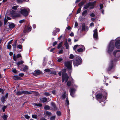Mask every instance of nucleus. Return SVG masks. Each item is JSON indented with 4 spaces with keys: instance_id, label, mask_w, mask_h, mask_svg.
Returning <instances> with one entry per match:
<instances>
[{
    "instance_id": "obj_45",
    "label": "nucleus",
    "mask_w": 120,
    "mask_h": 120,
    "mask_svg": "<svg viewBox=\"0 0 120 120\" xmlns=\"http://www.w3.org/2000/svg\"><path fill=\"white\" fill-rule=\"evenodd\" d=\"M55 116H52L50 118V119L51 120H54L55 119Z\"/></svg>"
},
{
    "instance_id": "obj_44",
    "label": "nucleus",
    "mask_w": 120,
    "mask_h": 120,
    "mask_svg": "<svg viewBox=\"0 0 120 120\" xmlns=\"http://www.w3.org/2000/svg\"><path fill=\"white\" fill-rule=\"evenodd\" d=\"M7 106H4L2 108V109L3 112H4L5 109L7 108Z\"/></svg>"
},
{
    "instance_id": "obj_32",
    "label": "nucleus",
    "mask_w": 120,
    "mask_h": 120,
    "mask_svg": "<svg viewBox=\"0 0 120 120\" xmlns=\"http://www.w3.org/2000/svg\"><path fill=\"white\" fill-rule=\"evenodd\" d=\"M62 42H60L58 45L57 46V48L58 49H60L62 46Z\"/></svg>"
},
{
    "instance_id": "obj_6",
    "label": "nucleus",
    "mask_w": 120,
    "mask_h": 120,
    "mask_svg": "<svg viewBox=\"0 0 120 120\" xmlns=\"http://www.w3.org/2000/svg\"><path fill=\"white\" fill-rule=\"evenodd\" d=\"M72 61L71 60L69 61L65 62L64 64L65 66L68 69L71 70L72 69L71 64Z\"/></svg>"
},
{
    "instance_id": "obj_8",
    "label": "nucleus",
    "mask_w": 120,
    "mask_h": 120,
    "mask_svg": "<svg viewBox=\"0 0 120 120\" xmlns=\"http://www.w3.org/2000/svg\"><path fill=\"white\" fill-rule=\"evenodd\" d=\"M62 82H63L65 80L66 82L68 80L69 77L67 74L63 72L62 74Z\"/></svg>"
},
{
    "instance_id": "obj_23",
    "label": "nucleus",
    "mask_w": 120,
    "mask_h": 120,
    "mask_svg": "<svg viewBox=\"0 0 120 120\" xmlns=\"http://www.w3.org/2000/svg\"><path fill=\"white\" fill-rule=\"evenodd\" d=\"M82 30L85 31L86 26H85V23H83L82 24Z\"/></svg>"
},
{
    "instance_id": "obj_64",
    "label": "nucleus",
    "mask_w": 120,
    "mask_h": 120,
    "mask_svg": "<svg viewBox=\"0 0 120 120\" xmlns=\"http://www.w3.org/2000/svg\"><path fill=\"white\" fill-rule=\"evenodd\" d=\"M40 120H47L45 118L42 117L40 119Z\"/></svg>"
},
{
    "instance_id": "obj_54",
    "label": "nucleus",
    "mask_w": 120,
    "mask_h": 120,
    "mask_svg": "<svg viewBox=\"0 0 120 120\" xmlns=\"http://www.w3.org/2000/svg\"><path fill=\"white\" fill-rule=\"evenodd\" d=\"M17 1L18 3H22L23 2L22 0H16Z\"/></svg>"
},
{
    "instance_id": "obj_2",
    "label": "nucleus",
    "mask_w": 120,
    "mask_h": 120,
    "mask_svg": "<svg viewBox=\"0 0 120 120\" xmlns=\"http://www.w3.org/2000/svg\"><path fill=\"white\" fill-rule=\"evenodd\" d=\"M114 41L112 40L111 41L107 49V52L110 54L113 50L114 46Z\"/></svg>"
},
{
    "instance_id": "obj_15",
    "label": "nucleus",
    "mask_w": 120,
    "mask_h": 120,
    "mask_svg": "<svg viewBox=\"0 0 120 120\" xmlns=\"http://www.w3.org/2000/svg\"><path fill=\"white\" fill-rule=\"evenodd\" d=\"M116 47L117 48H120V40H117L115 43Z\"/></svg>"
},
{
    "instance_id": "obj_25",
    "label": "nucleus",
    "mask_w": 120,
    "mask_h": 120,
    "mask_svg": "<svg viewBox=\"0 0 120 120\" xmlns=\"http://www.w3.org/2000/svg\"><path fill=\"white\" fill-rule=\"evenodd\" d=\"M33 105L34 106H36L38 107H41L42 106V104L41 103L37 104L36 103H34Z\"/></svg>"
},
{
    "instance_id": "obj_43",
    "label": "nucleus",
    "mask_w": 120,
    "mask_h": 120,
    "mask_svg": "<svg viewBox=\"0 0 120 120\" xmlns=\"http://www.w3.org/2000/svg\"><path fill=\"white\" fill-rule=\"evenodd\" d=\"M17 57L15 55V54H14L13 55V60L15 61H16L17 60Z\"/></svg>"
},
{
    "instance_id": "obj_27",
    "label": "nucleus",
    "mask_w": 120,
    "mask_h": 120,
    "mask_svg": "<svg viewBox=\"0 0 120 120\" xmlns=\"http://www.w3.org/2000/svg\"><path fill=\"white\" fill-rule=\"evenodd\" d=\"M17 40H16L14 43L12 44V46L13 47V48H16V46Z\"/></svg>"
},
{
    "instance_id": "obj_22",
    "label": "nucleus",
    "mask_w": 120,
    "mask_h": 120,
    "mask_svg": "<svg viewBox=\"0 0 120 120\" xmlns=\"http://www.w3.org/2000/svg\"><path fill=\"white\" fill-rule=\"evenodd\" d=\"M85 2L86 1H82L78 4V6L80 7H81V6H82L84 4Z\"/></svg>"
},
{
    "instance_id": "obj_30",
    "label": "nucleus",
    "mask_w": 120,
    "mask_h": 120,
    "mask_svg": "<svg viewBox=\"0 0 120 120\" xmlns=\"http://www.w3.org/2000/svg\"><path fill=\"white\" fill-rule=\"evenodd\" d=\"M15 11L13 10H12L10 11V13L11 15L15 14Z\"/></svg>"
},
{
    "instance_id": "obj_36",
    "label": "nucleus",
    "mask_w": 120,
    "mask_h": 120,
    "mask_svg": "<svg viewBox=\"0 0 120 120\" xmlns=\"http://www.w3.org/2000/svg\"><path fill=\"white\" fill-rule=\"evenodd\" d=\"M81 9V7H79L78 9V10H77V12H76V13L77 14L79 13L80 12Z\"/></svg>"
},
{
    "instance_id": "obj_60",
    "label": "nucleus",
    "mask_w": 120,
    "mask_h": 120,
    "mask_svg": "<svg viewBox=\"0 0 120 120\" xmlns=\"http://www.w3.org/2000/svg\"><path fill=\"white\" fill-rule=\"evenodd\" d=\"M57 115L58 116H60L61 114V112L59 111H57Z\"/></svg>"
},
{
    "instance_id": "obj_41",
    "label": "nucleus",
    "mask_w": 120,
    "mask_h": 120,
    "mask_svg": "<svg viewBox=\"0 0 120 120\" xmlns=\"http://www.w3.org/2000/svg\"><path fill=\"white\" fill-rule=\"evenodd\" d=\"M17 47L19 49H22V46L20 45H19L17 46Z\"/></svg>"
},
{
    "instance_id": "obj_19",
    "label": "nucleus",
    "mask_w": 120,
    "mask_h": 120,
    "mask_svg": "<svg viewBox=\"0 0 120 120\" xmlns=\"http://www.w3.org/2000/svg\"><path fill=\"white\" fill-rule=\"evenodd\" d=\"M20 15L18 13H17L15 15H13L11 16V17L13 19L15 18H16L20 17Z\"/></svg>"
},
{
    "instance_id": "obj_62",
    "label": "nucleus",
    "mask_w": 120,
    "mask_h": 120,
    "mask_svg": "<svg viewBox=\"0 0 120 120\" xmlns=\"http://www.w3.org/2000/svg\"><path fill=\"white\" fill-rule=\"evenodd\" d=\"M17 58H18L21 57V55L19 54H18L16 56Z\"/></svg>"
},
{
    "instance_id": "obj_5",
    "label": "nucleus",
    "mask_w": 120,
    "mask_h": 120,
    "mask_svg": "<svg viewBox=\"0 0 120 120\" xmlns=\"http://www.w3.org/2000/svg\"><path fill=\"white\" fill-rule=\"evenodd\" d=\"M117 60H112L109 63V67L107 70L108 71L111 70L112 69L114 68L115 66V63Z\"/></svg>"
},
{
    "instance_id": "obj_17",
    "label": "nucleus",
    "mask_w": 120,
    "mask_h": 120,
    "mask_svg": "<svg viewBox=\"0 0 120 120\" xmlns=\"http://www.w3.org/2000/svg\"><path fill=\"white\" fill-rule=\"evenodd\" d=\"M8 25L10 29H12L15 26V24L13 23L10 24V23L8 22Z\"/></svg>"
},
{
    "instance_id": "obj_33",
    "label": "nucleus",
    "mask_w": 120,
    "mask_h": 120,
    "mask_svg": "<svg viewBox=\"0 0 120 120\" xmlns=\"http://www.w3.org/2000/svg\"><path fill=\"white\" fill-rule=\"evenodd\" d=\"M64 45H65L66 49H68L69 48V45L68 44V43L67 42H66L64 44Z\"/></svg>"
},
{
    "instance_id": "obj_39",
    "label": "nucleus",
    "mask_w": 120,
    "mask_h": 120,
    "mask_svg": "<svg viewBox=\"0 0 120 120\" xmlns=\"http://www.w3.org/2000/svg\"><path fill=\"white\" fill-rule=\"evenodd\" d=\"M66 96V92H64L62 95V97L63 98H65Z\"/></svg>"
},
{
    "instance_id": "obj_1",
    "label": "nucleus",
    "mask_w": 120,
    "mask_h": 120,
    "mask_svg": "<svg viewBox=\"0 0 120 120\" xmlns=\"http://www.w3.org/2000/svg\"><path fill=\"white\" fill-rule=\"evenodd\" d=\"M97 2L96 1H94L93 2H89L88 3L85 5L84 8L85 9H87L88 8L89 6H90L89 8L90 9H93L94 7V5Z\"/></svg>"
},
{
    "instance_id": "obj_18",
    "label": "nucleus",
    "mask_w": 120,
    "mask_h": 120,
    "mask_svg": "<svg viewBox=\"0 0 120 120\" xmlns=\"http://www.w3.org/2000/svg\"><path fill=\"white\" fill-rule=\"evenodd\" d=\"M52 106V109L54 110H56L57 109L56 107L55 104L53 102H52L51 103Z\"/></svg>"
},
{
    "instance_id": "obj_35",
    "label": "nucleus",
    "mask_w": 120,
    "mask_h": 120,
    "mask_svg": "<svg viewBox=\"0 0 120 120\" xmlns=\"http://www.w3.org/2000/svg\"><path fill=\"white\" fill-rule=\"evenodd\" d=\"M6 15L5 16V18L4 19V24L5 25L8 22V19H7L6 18Z\"/></svg>"
},
{
    "instance_id": "obj_46",
    "label": "nucleus",
    "mask_w": 120,
    "mask_h": 120,
    "mask_svg": "<svg viewBox=\"0 0 120 120\" xmlns=\"http://www.w3.org/2000/svg\"><path fill=\"white\" fill-rule=\"evenodd\" d=\"M57 33L56 30H54L52 32V35L54 36H55L56 35V34Z\"/></svg>"
},
{
    "instance_id": "obj_37",
    "label": "nucleus",
    "mask_w": 120,
    "mask_h": 120,
    "mask_svg": "<svg viewBox=\"0 0 120 120\" xmlns=\"http://www.w3.org/2000/svg\"><path fill=\"white\" fill-rule=\"evenodd\" d=\"M46 114L48 116H50L51 115L52 113L50 112L47 111L46 112Z\"/></svg>"
},
{
    "instance_id": "obj_24",
    "label": "nucleus",
    "mask_w": 120,
    "mask_h": 120,
    "mask_svg": "<svg viewBox=\"0 0 120 120\" xmlns=\"http://www.w3.org/2000/svg\"><path fill=\"white\" fill-rule=\"evenodd\" d=\"M34 72V74L37 75H39L41 73L40 71L39 70H36Z\"/></svg>"
},
{
    "instance_id": "obj_59",
    "label": "nucleus",
    "mask_w": 120,
    "mask_h": 120,
    "mask_svg": "<svg viewBox=\"0 0 120 120\" xmlns=\"http://www.w3.org/2000/svg\"><path fill=\"white\" fill-rule=\"evenodd\" d=\"M30 116L26 115L25 116V117L27 119H29L30 118Z\"/></svg>"
},
{
    "instance_id": "obj_4",
    "label": "nucleus",
    "mask_w": 120,
    "mask_h": 120,
    "mask_svg": "<svg viewBox=\"0 0 120 120\" xmlns=\"http://www.w3.org/2000/svg\"><path fill=\"white\" fill-rule=\"evenodd\" d=\"M96 97L97 99L98 100H100L102 99V101H101L100 102V103H101V101H105L106 99V95H105V96H103L102 95V94L101 93H99L96 95Z\"/></svg>"
},
{
    "instance_id": "obj_56",
    "label": "nucleus",
    "mask_w": 120,
    "mask_h": 120,
    "mask_svg": "<svg viewBox=\"0 0 120 120\" xmlns=\"http://www.w3.org/2000/svg\"><path fill=\"white\" fill-rule=\"evenodd\" d=\"M25 21V20L24 19H22L21 20H20L19 21V23H22L23 22H24Z\"/></svg>"
},
{
    "instance_id": "obj_53",
    "label": "nucleus",
    "mask_w": 120,
    "mask_h": 120,
    "mask_svg": "<svg viewBox=\"0 0 120 120\" xmlns=\"http://www.w3.org/2000/svg\"><path fill=\"white\" fill-rule=\"evenodd\" d=\"M103 5L102 4H100V9H101L103 8Z\"/></svg>"
},
{
    "instance_id": "obj_13",
    "label": "nucleus",
    "mask_w": 120,
    "mask_h": 120,
    "mask_svg": "<svg viewBox=\"0 0 120 120\" xmlns=\"http://www.w3.org/2000/svg\"><path fill=\"white\" fill-rule=\"evenodd\" d=\"M23 94H30L31 93L26 91H18L16 93V94L18 95H21Z\"/></svg>"
},
{
    "instance_id": "obj_48",
    "label": "nucleus",
    "mask_w": 120,
    "mask_h": 120,
    "mask_svg": "<svg viewBox=\"0 0 120 120\" xmlns=\"http://www.w3.org/2000/svg\"><path fill=\"white\" fill-rule=\"evenodd\" d=\"M1 100L3 102H4V101H5L4 97V96L2 97L1 98Z\"/></svg>"
},
{
    "instance_id": "obj_11",
    "label": "nucleus",
    "mask_w": 120,
    "mask_h": 120,
    "mask_svg": "<svg viewBox=\"0 0 120 120\" xmlns=\"http://www.w3.org/2000/svg\"><path fill=\"white\" fill-rule=\"evenodd\" d=\"M79 48L77 50V52H82L85 50V47L83 45H79Z\"/></svg>"
},
{
    "instance_id": "obj_34",
    "label": "nucleus",
    "mask_w": 120,
    "mask_h": 120,
    "mask_svg": "<svg viewBox=\"0 0 120 120\" xmlns=\"http://www.w3.org/2000/svg\"><path fill=\"white\" fill-rule=\"evenodd\" d=\"M2 117L4 120H7L8 116L4 114L3 116Z\"/></svg>"
},
{
    "instance_id": "obj_9",
    "label": "nucleus",
    "mask_w": 120,
    "mask_h": 120,
    "mask_svg": "<svg viewBox=\"0 0 120 120\" xmlns=\"http://www.w3.org/2000/svg\"><path fill=\"white\" fill-rule=\"evenodd\" d=\"M32 30V27L29 25L26 27L25 26L23 30V32L24 33L27 32L28 33L30 32Z\"/></svg>"
},
{
    "instance_id": "obj_21",
    "label": "nucleus",
    "mask_w": 120,
    "mask_h": 120,
    "mask_svg": "<svg viewBox=\"0 0 120 120\" xmlns=\"http://www.w3.org/2000/svg\"><path fill=\"white\" fill-rule=\"evenodd\" d=\"M87 10H85L82 13V16L84 17L86 16L87 14Z\"/></svg>"
},
{
    "instance_id": "obj_47",
    "label": "nucleus",
    "mask_w": 120,
    "mask_h": 120,
    "mask_svg": "<svg viewBox=\"0 0 120 120\" xmlns=\"http://www.w3.org/2000/svg\"><path fill=\"white\" fill-rule=\"evenodd\" d=\"M32 118L34 119H36L37 118V116L36 115H32Z\"/></svg>"
},
{
    "instance_id": "obj_3",
    "label": "nucleus",
    "mask_w": 120,
    "mask_h": 120,
    "mask_svg": "<svg viewBox=\"0 0 120 120\" xmlns=\"http://www.w3.org/2000/svg\"><path fill=\"white\" fill-rule=\"evenodd\" d=\"M82 61L81 58L78 56H77L76 59L74 60L73 64L75 66H78L81 64Z\"/></svg>"
},
{
    "instance_id": "obj_57",
    "label": "nucleus",
    "mask_w": 120,
    "mask_h": 120,
    "mask_svg": "<svg viewBox=\"0 0 120 120\" xmlns=\"http://www.w3.org/2000/svg\"><path fill=\"white\" fill-rule=\"evenodd\" d=\"M74 57V56L72 54H71L69 58L71 59H73Z\"/></svg>"
},
{
    "instance_id": "obj_12",
    "label": "nucleus",
    "mask_w": 120,
    "mask_h": 120,
    "mask_svg": "<svg viewBox=\"0 0 120 120\" xmlns=\"http://www.w3.org/2000/svg\"><path fill=\"white\" fill-rule=\"evenodd\" d=\"M46 72H49L50 74H52L56 75V73L55 71H53L52 69H46L44 70Z\"/></svg>"
},
{
    "instance_id": "obj_29",
    "label": "nucleus",
    "mask_w": 120,
    "mask_h": 120,
    "mask_svg": "<svg viewBox=\"0 0 120 120\" xmlns=\"http://www.w3.org/2000/svg\"><path fill=\"white\" fill-rule=\"evenodd\" d=\"M44 109L46 110H48L50 109V107L48 105H45L44 107Z\"/></svg>"
},
{
    "instance_id": "obj_28",
    "label": "nucleus",
    "mask_w": 120,
    "mask_h": 120,
    "mask_svg": "<svg viewBox=\"0 0 120 120\" xmlns=\"http://www.w3.org/2000/svg\"><path fill=\"white\" fill-rule=\"evenodd\" d=\"M67 37L66 33L65 32L64 34L60 36L59 38H62L63 37V38H66Z\"/></svg>"
},
{
    "instance_id": "obj_51",
    "label": "nucleus",
    "mask_w": 120,
    "mask_h": 120,
    "mask_svg": "<svg viewBox=\"0 0 120 120\" xmlns=\"http://www.w3.org/2000/svg\"><path fill=\"white\" fill-rule=\"evenodd\" d=\"M9 44H8L7 45L8 49H10L11 47V46Z\"/></svg>"
},
{
    "instance_id": "obj_20",
    "label": "nucleus",
    "mask_w": 120,
    "mask_h": 120,
    "mask_svg": "<svg viewBox=\"0 0 120 120\" xmlns=\"http://www.w3.org/2000/svg\"><path fill=\"white\" fill-rule=\"evenodd\" d=\"M13 79L15 80H21V78L19 77L17 75H15L13 77Z\"/></svg>"
},
{
    "instance_id": "obj_7",
    "label": "nucleus",
    "mask_w": 120,
    "mask_h": 120,
    "mask_svg": "<svg viewBox=\"0 0 120 120\" xmlns=\"http://www.w3.org/2000/svg\"><path fill=\"white\" fill-rule=\"evenodd\" d=\"M20 12L21 14L25 17L27 16L29 14V12L26 9L21 10Z\"/></svg>"
},
{
    "instance_id": "obj_61",
    "label": "nucleus",
    "mask_w": 120,
    "mask_h": 120,
    "mask_svg": "<svg viewBox=\"0 0 120 120\" xmlns=\"http://www.w3.org/2000/svg\"><path fill=\"white\" fill-rule=\"evenodd\" d=\"M19 75L20 76L22 77L24 75V74L23 73H21L19 74Z\"/></svg>"
},
{
    "instance_id": "obj_40",
    "label": "nucleus",
    "mask_w": 120,
    "mask_h": 120,
    "mask_svg": "<svg viewBox=\"0 0 120 120\" xmlns=\"http://www.w3.org/2000/svg\"><path fill=\"white\" fill-rule=\"evenodd\" d=\"M79 45H75L73 48L74 50H75L77 47L79 48Z\"/></svg>"
},
{
    "instance_id": "obj_31",
    "label": "nucleus",
    "mask_w": 120,
    "mask_h": 120,
    "mask_svg": "<svg viewBox=\"0 0 120 120\" xmlns=\"http://www.w3.org/2000/svg\"><path fill=\"white\" fill-rule=\"evenodd\" d=\"M23 63L24 62L23 61H19L17 62V64L18 66H19V65L23 64Z\"/></svg>"
},
{
    "instance_id": "obj_52",
    "label": "nucleus",
    "mask_w": 120,
    "mask_h": 120,
    "mask_svg": "<svg viewBox=\"0 0 120 120\" xmlns=\"http://www.w3.org/2000/svg\"><path fill=\"white\" fill-rule=\"evenodd\" d=\"M62 60L63 59L62 58H59L58 59L57 61L58 62H60L61 61H62Z\"/></svg>"
},
{
    "instance_id": "obj_63",
    "label": "nucleus",
    "mask_w": 120,
    "mask_h": 120,
    "mask_svg": "<svg viewBox=\"0 0 120 120\" xmlns=\"http://www.w3.org/2000/svg\"><path fill=\"white\" fill-rule=\"evenodd\" d=\"M12 71L14 73H16L17 72L16 70L14 68L12 70Z\"/></svg>"
},
{
    "instance_id": "obj_38",
    "label": "nucleus",
    "mask_w": 120,
    "mask_h": 120,
    "mask_svg": "<svg viewBox=\"0 0 120 120\" xmlns=\"http://www.w3.org/2000/svg\"><path fill=\"white\" fill-rule=\"evenodd\" d=\"M71 84V82L70 81H68L67 83V85L68 86H70Z\"/></svg>"
},
{
    "instance_id": "obj_10",
    "label": "nucleus",
    "mask_w": 120,
    "mask_h": 120,
    "mask_svg": "<svg viewBox=\"0 0 120 120\" xmlns=\"http://www.w3.org/2000/svg\"><path fill=\"white\" fill-rule=\"evenodd\" d=\"M114 56L116 58H119L120 57V50H116L114 51L113 52Z\"/></svg>"
},
{
    "instance_id": "obj_16",
    "label": "nucleus",
    "mask_w": 120,
    "mask_h": 120,
    "mask_svg": "<svg viewBox=\"0 0 120 120\" xmlns=\"http://www.w3.org/2000/svg\"><path fill=\"white\" fill-rule=\"evenodd\" d=\"M94 32L93 35V38H98L97 30V29L93 31Z\"/></svg>"
},
{
    "instance_id": "obj_14",
    "label": "nucleus",
    "mask_w": 120,
    "mask_h": 120,
    "mask_svg": "<svg viewBox=\"0 0 120 120\" xmlns=\"http://www.w3.org/2000/svg\"><path fill=\"white\" fill-rule=\"evenodd\" d=\"M76 90L74 88H71L70 90V95L72 97H74L75 96L74 94Z\"/></svg>"
},
{
    "instance_id": "obj_58",
    "label": "nucleus",
    "mask_w": 120,
    "mask_h": 120,
    "mask_svg": "<svg viewBox=\"0 0 120 120\" xmlns=\"http://www.w3.org/2000/svg\"><path fill=\"white\" fill-rule=\"evenodd\" d=\"M90 15L91 16L93 17H94L95 16V14L93 13H92Z\"/></svg>"
},
{
    "instance_id": "obj_50",
    "label": "nucleus",
    "mask_w": 120,
    "mask_h": 120,
    "mask_svg": "<svg viewBox=\"0 0 120 120\" xmlns=\"http://www.w3.org/2000/svg\"><path fill=\"white\" fill-rule=\"evenodd\" d=\"M66 104H67L68 105L69 104V103L68 98H66Z\"/></svg>"
},
{
    "instance_id": "obj_49",
    "label": "nucleus",
    "mask_w": 120,
    "mask_h": 120,
    "mask_svg": "<svg viewBox=\"0 0 120 120\" xmlns=\"http://www.w3.org/2000/svg\"><path fill=\"white\" fill-rule=\"evenodd\" d=\"M18 8V7L16 6H14L12 7V9H13L16 10Z\"/></svg>"
},
{
    "instance_id": "obj_55",
    "label": "nucleus",
    "mask_w": 120,
    "mask_h": 120,
    "mask_svg": "<svg viewBox=\"0 0 120 120\" xmlns=\"http://www.w3.org/2000/svg\"><path fill=\"white\" fill-rule=\"evenodd\" d=\"M69 35L71 37H73L74 36V34L73 32H71V33L69 34Z\"/></svg>"
},
{
    "instance_id": "obj_42",
    "label": "nucleus",
    "mask_w": 120,
    "mask_h": 120,
    "mask_svg": "<svg viewBox=\"0 0 120 120\" xmlns=\"http://www.w3.org/2000/svg\"><path fill=\"white\" fill-rule=\"evenodd\" d=\"M44 95H45V96H49L50 95V94L48 92H46L44 93Z\"/></svg>"
},
{
    "instance_id": "obj_26",
    "label": "nucleus",
    "mask_w": 120,
    "mask_h": 120,
    "mask_svg": "<svg viewBox=\"0 0 120 120\" xmlns=\"http://www.w3.org/2000/svg\"><path fill=\"white\" fill-rule=\"evenodd\" d=\"M47 99L45 98H43L41 100V101L43 102H46L47 100Z\"/></svg>"
}]
</instances>
